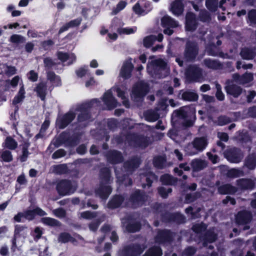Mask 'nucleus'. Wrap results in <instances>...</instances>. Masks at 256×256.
I'll list each match as a JSON object with an SVG mask.
<instances>
[{
  "label": "nucleus",
  "mask_w": 256,
  "mask_h": 256,
  "mask_svg": "<svg viewBox=\"0 0 256 256\" xmlns=\"http://www.w3.org/2000/svg\"><path fill=\"white\" fill-rule=\"evenodd\" d=\"M172 120H175V121H182V127L184 128H187L193 126L196 120L195 113L188 114L182 108H180L174 111L172 114Z\"/></svg>",
  "instance_id": "obj_1"
},
{
  "label": "nucleus",
  "mask_w": 256,
  "mask_h": 256,
  "mask_svg": "<svg viewBox=\"0 0 256 256\" xmlns=\"http://www.w3.org/2000/svg\"><path fill=\"white\" fill-rule=\"evenodd\" d=\"M126 140L129 145L142 149L146 148L151 143L149 137L135 132H128L126 134Z\"/></svg>",
  "instance_id": "obj_2"
},
{
  "label": "nucleus",
  "mask_w": 256,
  "mask_h": 256,
  "mask_svg": "<svg viewBox=\"0 0 256 256\" xmlns=\"http://www.w3.org/2000/svg\"><path fill=\"white\" fill-rule=\"evenodd\" d=\"M167 63L162 59L156 60L152 62V66L148 67V70L152 76L162 78L167 76Z\"/></svg>",
  "instance_id": "obj_3"
},
{
  "label": "nucleus",
  "mask_w": 256,
  "mask_h": 256,
  "mask_svg": "<svg viewBox=\"0 0 256 256\" xmlns=\"http://www.w3.org/2000/svg\"><path fill=\"white\" fill-rule=\"evenodd\" d=\"M148 199V196L144 190L136 189L130 194L128 202L132 208L136 209L144 206Z\"/></svg>",
  "instance_id": "obj_4"
},
{
  "label": "nucleus",
  "mask_w": 256,
  "mask_h": 256,
  "mask_svg": "<svg viewBox=\"0 0 256 256\" xmlns=\"http://www.w3.org/2000/svg\"><path fill=\"white\" fill-rule=\"evenodd\" d=\"M99 102L96 98L91 100L90 102L83 103L78 106L76 108L77 112L80 113L78 115L77 120L79 122H82L89 120L92 117L90 109L94 104Z\"/></svg>",
  "instance_id": "obj_5"
},
{
  "label": "nucleus",
  "mask_w": 256,
  "mask_h": 256,
  "mask_svg": "<svg viewBox=\"0 0 256 256\" xmlns=\"http://www.w3.org/2000/svg\"><path fill=\"white\" fill-rule=\"evenodd\" d=\"M77 185L68 179H62L56 185V190L60 196H70L75 192Z\"/></svg>",
  "instance_id": "obj_6"
},
{
  "label": "nucleus",
  "mask_w": 256,
  "mask_h": 256,
  "mask_svg": "<svg viewBox=\"0 0 256 256\" xmlns=\"http://www.w3.org/2000/svg\"><path fill=\"white\" fill-rule=\"evenodd\" d=\"M160 220L164 224H174L180 225L186 222L185 216L179 212H171L165 211L160 214Z\"/></svg>",
  "instance_id": "obj_7"
},
{
  "label": "nucleus",
  "mask_w": 256,
  "mask_h": 256,
  "mask_svg": "<svg viewBox=\"0 0 256 256\" xmlns=\"http://www.w3.org/2000/svg\"><path fill=\"white\" fill-rule=\"evenodd\" d=\"M146 247L144 244H132L124 246L118 252V256H140Z\"/></svg>",
  "instance_id": "obj_8"
},
{
  "label": "nucleus",
  "mask_w": 256,
  "mask_h": 256,
  "mask_svg": "<svg viewBox=\"0 0 256 256\" xmlns=\"http://www.w3.org/2000/svg\"><path fill=\"white\" fill-rule=\"evenodd\" d=\"M199 47L196 42L188 40L185 45L184 56L187 62H193L198 54Z\"/></svg>",
  "instance_id": "obj_9"
},
{
  "label": "nucleus",
  "mask_w": 256,
  "mask_h": 256,
  "mask_svg": "<svg viewBox=\"0 0 256 256\" xmlns=\"http://www.w3.org/2000/svg\"><path fill=\"white\" fill-rule=\"evenodd\" d=\"M149 92L148 84L140 81L134 84L131 92V97L134 100L143 98Z\"/></svg>",
  "instance_id": "obj_10"
},
{
  "label": "nucleus",
  "mask_w": 256,
  "mask_h": 256,
  "mask_svg": "<svg viewBox=\"0 0 256 256\" xmlns=\"http://www.w3.org/2000/svg\"><path fill=\"white\" fill-rule=\"evenodd\" d=\"M185 75L189 82H197L202 78V70L196 65H190L186 70Z\"/></svg>",
  "instance_id": "obj_11"
},
{
  "label": "nucleus",
  "mask_w": 256,
  "mask_h": 256,
  "mask_svg": "<svg viewBox=\"0 0 256 256\" xmlns=\"http://www.w3.org/2000/svg\"><path fill=\"white\" fill-rule=\"evenodd\" d=\"M76 114L72 111H68L64 114L58 116L56 124L60 130L66 128L76 118Z\"/></svg>",
  "instance_id": "obj_12"
},
{
  "label": "nucleus",
  "mask_w": 256,
  "mask_h": 256,
  "mask_svg": "<svg viewBox=\"0 0 256 256\" xmlns=\"http://www.w3.org/2000/svg\"><path fill=\"white\" fill-rule=\"evenodd\" d=\"M174 234L170 230H159L154 238L156 243L158 244H170L174 240Z\"/></svg>",
  "instance_id": "obj_13"
},
{
  "label": "nucleus",
  "mask_w": 256,
  "mask_h": 256,
  "mask_svg": "<svg viewBox=\"0 0 256 256\" xmlns=\"http://www.w3.org/2000/svg\"><path fill=\"white\" fill-rule=\"evenodd\" d=\"M224 158L232 163H238L242 158L240 150L236 147L227 149L224 152Z\"/></svg>",
  "instance_id": "obj_14"
},
{
  "label": "nucleus",
  "mask_w": 256,
  "mask_h": 256,
  "mask_svg": "<svg viewBox=\"0 0 256 256\" xmlns=\"http://www.w3.org/2000/svg\"><path fill=\"white\" fill-rule=\"evenodd\" d=\"M104 156L107 162L112 164H120L124 162V158L122 153L116 150H108Z\"/></svg>",
  "instance_id": "obj_15"
},
{
  "label": "nucleus",
  "mask_w": 256,
  "mask_h": 256,
  "mask_svg": "<svg viewBox=\"0 0 256 256\" xmlns=\"http://www.w3.org/2000/svg\"><path fill=\"white\" fill-rule=\"evenodd\" d=\"M142 162L140 156H134L124 163V168L126 172L132 174L140 167Z\"/></svg>",
  "instance_id": "obj_16"
},
{
  "label": "nucleus",
  "mask_w": 256,
  "mask_h": 256,
  "mask_svg": "<svg viewBox=\"0 0 256 256\" xmlns=\"http://www.w3.org/2000/svg\"><path fill=\"white\" fill-rule=\"evenodd\" d=\"M252 219L250 211L243 210H240L235 216V222L238 225L248 224Z\"/></svg>",
  "instance_id": "obj_17"
},
{
  "label": "nucleus",
  "mask_w": 256,
  "mask_h": 256,
  "mask_svg": "<svg viewBox=\"0 0 256 256\" xmlns=\"http://www.w3.org/2000/svg\"><path fill=\"white\" fill-rule=\"evenodd\" d=\"M198 26L196 15L192 12H188L186 16V30L193 32L196 30Z\"/></svg>",
  "instance_id": "obj_18"
},
{
  "label": "nucleus",
  "mask_w": 256,
  "mask_h": 256,
  "mask_svg": "<svg viewBox=\"0 0 256 256\" xmlns=\"http://www.w3.org/2000/svg\"><path fill=\"white\" fill-rule=\"evenodd\" d=\"M23 212L24 218L28 221L34 220L36 216H43L47 214L45 211L38 206L36 207L33 210H26Z\"/></svg>",
  "instance_id": "obj_19"
},
{
  "label": "nucleus",
  "mask_w": 256,
  "mask_h": 256,
  "mask_svg": "<svg viewBox=\"0 0 256 256\" xmlns=\"http://www.w3.org/2000/svg\"><path fill=\"white\" fill-rule=\"evenodd\" d=\"M102 100L108 110H112L117 106L118 102L111 91H107L103 95Z\"/></svg>",
  "instance_id": "obj_20"
},
{
  "label": "nucleus",
  "mask_w": 256,
  "mask_h": 256,
  "mask_svg": "<svg viewBox=\"0 0 256 256\" xmlns=\"http://www.w3.org/2000/svg\"><path fill=\"white\" fill-rule=\"evenodd\" d=\"M100 183L110 184L112 182L111 170L110 168L103 167L99 172Z\"/></svg>",
  "instance_id": "obj_21"
},
{
  "label": "nucleus",
  "mask_w": 256,
  "mask_h": 256,
  "mask_svg": "<svg viewBox=\"0 0 256 256\" xmlns=\"http://www.w3.org/2000/svg\"><path fill=\"white\" fill-rule=\"evenodd\" d=\"M106 184L100 183L99 187L96 190V194L102 200L108 198L112 192L111 186Z\"/></svg>",
  "instance_id": "obj_22"
},
{
  "label": "nucleus",
  "mask_w": 256,
  "mask_h": 256,
  "mask_svg": "<svg viewBox=\"0 0 256 256\" xmlns=\"http://www.w3.org/2000/svg\"><path fill=\"white\" fill-rule=\"evenodd\" d=\"M124 200V196L122 194L114 195L107 204L109 209L114 210L120 207Z\"/></svg>",
  "instance_id": "obj_23"
},
{
  "label": "nucleus",
  "mask_w": 256,
  "mask_h": 256,
  "mask_svg": "<svg viewBox=\"0 0 256 256\" xmlns=\"http://www.w3.org/2000/svg\"><path fill=\"white\" fill-rule=\"evenodd\" d=\"M65 134L66 133L63 132L60 134V137L66 145L70 146H74L79 144L80 136L78 134H74L68 137H66Z\"/></svg>",
  "instance_id": "obj_24"
},
{
  "label": "nucleus",
  "mask_w": 256,
  "mask_h": 256,
  "mask_svg": "<svg viewBox=\"0 0 256 256\" xmlns=\"http://www.w3.org/2000/svg\"><path fill=\"white\" fill-rule=\"evenodd\" d=\"M227 95L234 98H238L242 92L243 89L236 84H230L225 86Z\"/></svg>",
  "instance_id": "obj_25"
},
{
  "label": "nucleus",
  "mask_w": 256,
  "mask_h": 256,
  "mask_svg": "<svg viewBox=\"0 0 256 256\" xmlns=\"http://www.w3.org/2000/svg\"><path fill=\"white\" fill-rule=\"evenodd\" d=\"M238 188L242 190H252L255 186V183L250 178H242L236 182Z\"/></svg>",
  "instance_id": "obj_26"
},
{
  "label": "nucleus",
  "mask_w": 256,
  "mask_h": 256,
  "mask_svg": "<svg viewBox=\"0 0 256 256\" xmlns=\"http://www.w3.org/2000/svg\"><path fill=\"white\" fill-rule=\"evenodd\" d=\"M142 228L140 222L136 221L134 218H128L126 226V230L129 233H134L139 232Z\"/></svg>",
  "instance_id": "obj_27"
},
{
  "label": "nucleus",
  "mask_w": 256,
  "mask_h": 256,
  "mask_svg": "<svg viewBox=\"0 0 256 256\" xmlns=\"http://www.w3.org/2000/svg\"><path fill=\"white\" fill-rule=\"evenodd\" d=\"M48 86L46 82H41L38 83L34 88L36 95L42 100H45L47 94Z\"/></svg>",
  "instance_id": "obj_28"
},
{
  "label": "nucleus",
  "mask_w": 256,
  "mask_h": 256,
  "mask_svg": "<svg viewBox=\"0 0 256 256\" xmlns=\"http://www.w3.org/2000/svg\"><path fill=\"white\" fill-rule=\"evenodd\" d=\"M184 7L182 0H174L171 4L170 10L174 16H179L183 13Z\"/></svg>",
  "instance_id": "obj_29"
},
{
  "label": "nucleus",
  "mask_w": 256,
  "mask_h": 256,
  "mask_svg": "<svg viewBox=\"0 0 256 256\" xmlns=\"http://www.w3.org/2000/svg\"><path fill=\"white\" fill-rule=\"evenodd\" d=\"M134 68V65L131 62H124L121 68L120 76L125 80L130 78L132 76Z\"/></svg>",
  "instance_id": "obj_30"
},
{
  "label": "nucleus",
  "mask_w": 256,
  "mask_h": 256,
  "mask_svg": "<svg viewBox=\"0 0 256 256\" xmlns=\"http://www.w3.org/2000/svg\"><path fill=\"white\" fill-rule=\"evenodd\" d=\"M208 141L204 137L195 138L192 142L193 147L198 152L203 151L208 145Z\"/></svg>",
  "instance_id": "obj_31"
},
{
  "label": "nucleus",
  "mask_w": 256,
  "mask_h": 256,
  "mask_svg": "<svg viewBox=\"0 0 256 256\" xmlns=\"http://www.w3.org/2000/svg\"><path fill=\"white\" fill-rule=\"evenodd\" d=\"M204 64L209 69L214 70H221L222 68V64L217 60H212L210 58H206L204 60Z\"/></svg>",
  "instance_id": "obj_32"
},
{
  "label": "nucleus",
  "mask_w": 256,
  "mask_h": 256,
  "mask_svg": "<svg viewBox=\"0 0 256 256\" xmlns=\"http://www.w3.org/2000/svg\"><path fill=\"white\" fill-rule=\"evenodd\" d=\"M218 190L221 194H234L237 192V188L230 184H226L218 186Z\"/></svg>",
  "instance_id": "obj_33"
},
{
  "label": "nucleus",
  "mask_w": 256,
  "mask_h": 256,
  "mask_svg": "<svg viewBox=\"0 0 256 256\" xmlns=\"http://www.w3.org/2000/svg\"><path fill=\"white\" fill-rule=\"evenodd\" d=\"M160 181L163 185L176 186L178 184V179L170 174H165L160 176Z\"/></svg>",
  "instance_id": "obj_34"
},
{
  "label": "nucleus",
  "mask_w": 256,
  "mask_h": 256,
  "mask_svg": "<svg viewBox=\"0 0 256 256\" xmlns=\"http://www.w3.org/2000/svg\"><path fill=\"white\" fill-rule=\"evenodd\" d=\"M240 54L244 60H251L256 56V52L252 48L244 47L242 48Z\"/></svg>",
  "instance_id": "obj_35"
},
{
  "label": "nucleus",
  "mask_w": 256,
  "mask_h": 256,
  "mask_svg": "<svg viewBox=\"0 0 256 256\" xmlns=\"http://www.w3.org/2000/svg\"><path fill=\"white\" fill-rule=\"evenodd\" d=\"M142 176L145 178L146 184H142L143 188H146L148 186V188L151 187L154 180H158V176L152 172L148 171L142 174Z\"/></svg>",
  "instance_id": "obj_36"
},
{
  "label": "nucleus",
  "mask_w": 256,
  "mask_h": 256,
  "mask_svg": "<svg viewBox=\"0 0 256 256\" xmlns=\"http://www.w3.org/2000/svg\"><path fill=\"white\" fill-rule=\"evenodd\" d=\"M161 24L162 27L176 28L178 26V22L168 16H164L162 18Z\"/></svg>",
  "instance_id": "obj_37"
},
{
  "label": "nucleus",
  "mask_w": 256,
  "mask_h": 256,
  "mask_svg": "<svg viewBox=\"0 0 256 256\" xmlns=\"http://www.w3.org/2000/svg\"><path fill=\"white\" fill-rule=\"evenodd\" d=\"M14 233L19 238H26L28 236V226L26 225L16 224L14 226Z\"/></svg>",
  "instance_id": "obj_38"
},
{
  "label": "nucleus",
  "mask_w": 256,
  "mask_h": 256,
  "mask_svg": "<svg viewBox=\"0 0 256 256\" xmlns=\"http://www.w3.org/2000/svg\"><path fill=\"white\" fill-rule=\"evenodd\" d=\"M26 92L24 86H20L18 94L15 96L12 100V104L16 106L18 104L22 102L25 98Z\"/></svg>",
  "instance_id": "obj_39"
},
{
  "label": "nucleus",
  "mask_w": 256,
  "mask_h": 256,
  "mask_svg": "<svg viewBox=\"0 0 256 256\" xmlns=\"http://www.w3.org/2000/svg\"><path fill=\"white\" fill-rule=\"evenodd\" d=\"M46 77L47 79L52 83L55 84V86H59L62 85L60 76L56 75L53 71L48 72H46Z\"/></svg>",
  "instance_id": "obj_40"
},
{
  "label": "nucleus",
  "mask_w": 256,
  "mask_h": 256,
  "mask_svg": "<svg viewBox=\"0 0 256 256\" xmlns=\"http://www.w3.org/2000/svg\"><path fill=\"white\" fill-rule=\"evenodd\" d=\"M198 94L186 90L182 92V99L185 101L196 102L198 100Z\"/></svg>",
  "instance_id": "obj_41"
},
{
  "label": "nucleus",
  "mask_w": 256,
  "mask_h": 256,
  "mask_svg": "<svg viewBox=\"0 0 256 256\" xmlns=\"http://www.w3.org/2000/svg\"><path fill=\"white\" fill-rule=\"evenodd\" d=\"M244 166L250 170L256 168V156L253 154L248 155L245 160Z\"/></svg>",
  "instance_id": "obj_42"
},
{
  "label": "nucleus",
  "mask_w": 256,
  "mask_h": 256,
  "mask_svg": "<svg viewBox=\"0 0 256 256\" xmlns=\"http://www.w3.org/2000/svg\"><path fill=\"white\" fill-rule=\"evenodd\" d=\"M162 252L159 246H153L149 248L146 252L145 256H162Z\"/></svg>",
  "instance_id": "obj_43"
},
{
  "label": "nucleus",
  "mask_w": 256,
  "mask_h": 256,
  "mask_svg": "<svg viewBox=\"0 0 256 256\" xmlns=\"http://www.w3.org/2000/svg\"><path fill=\"white\" fill-rule=\"evenodd\" d=\"M145 119L149 122L156 121L160 118V114L152 110H148L144 112Z\"/></svg>",
  "instance_id": "obj_44"
},
{
  "label": "nucleus",
  "mask_w": 256,
  "mask_h": 256,
  "mask_svg": "<svg viewBox=\"0 0 256 256\" xmlns=\"http://www.w3.org/2000/svg\"><path fill=\"white\" fill-rule=\"evenodd\" d=\"M42 222L50 226H60L61 222L58 220L50 217H44L42 218Z\"/></svg>",
  "instance_id": "obj_45"
},
{
  "label": "nucleus",
  "mask_w": 256,
  "mask_h": 256,
  "mask_svg": "<svg viewBox=\"0 0 256 256\" xmlns=\"http://www.w3.org/2000/svg\"><path fill=\"white\" fill-rule=\"evenodd\" d=\"M0 66L5 69L4 74L8 76H12L16 74L17 70L14 66H8L7 64H1Z\"/></svg>",
  "instance_id": "obj_46"
},
{
  "label": "nucleus",
  "mask_w": 256,
  "mask_h": 256,
  "mask_svg": "<svg viewBox=\"0 0 256 256\" xmlns=\"http://www.w3.org/2000/svg\"><path fill=\"white\" fill-rule=\"evenodd\" d=\"M75 240L69 233L66 232H61L58 236V240L62 243H67L69 242H74Z\"/></svg>",
  "instance_id": "obj_47"
},
{
  "label": "nucleus",
  "mask_w": 256,
  "mask_h": 256,
  "mask_svg": "<svg viewBox=\"0 0 256 256\" xmlns=\"http://www.w3.org/2000/svg\"><path fill=\"white\" fill-rule=\"evenodd\" d=\"M9 40L12 44L18 45L20 44L25 43L26 38L22 35L14 34L10 36Z\"/></svg>",
  "instance_id": "obj_48"
},
{
  "label": "nucleus",
  "mask_w": 256,
  "mask_h": 256,
  "mask_svg": "<svg viewBox=\"0 0 256 256\" xmlns=\"http://www.w3.org/2000/svg\"><path fill=\"white\" fill-rule=\"evenodd\" d=\"M200 196V192H196L194 193L187 194L185 196L184 202L186 204H190L194 202Z\"/></svg>",
  "instance_id": "obj_49"
},
{
  "label": "nucleus",
  "mask_w": 256,
  "mask_h": 256,
  "mask_svg": "<svg viewBox=\"0 0 256 256\" xmlns=\"http://www.w3.org/2000/svg\"><path fill=\"white\" fill-rule=\"evenodd\" d=\"M30 144L28 142H24L22 147V154L20 156L21 162H24L27 160L30 152L28 150Z\"/></svg>",
  "instance_id": "obj_50"
},
{
  "label": "nucleus",
  "mask_w": 256,
  "mask_h": 256,
  "mask_svg": "<svg viewBox=\"0 0 256 256\" xmlns=\"http://www.w3.org/2000/svg\"><path fill=\"white\" fill-rule=\"evenodd\" d=\"M206 50L208 56H216L218 53L219 50L214 44H210L206 47Z\"/></svg>",
  "instance_id": "obj_51"
},
{
  "label": "nucleus",
  "mask_w": 256,
  "mask_h": 256,
  "mask_svg": "<svg viewBox=\"0 0 256 256\" xmlns=\"http://www.w3.org/2000/svg\"><path fill=\"white\" fill-rule=\"evenodd\" d=\"M246 20L250 26L256 24V9H252L248 11Z\"/></svg>",
  "instance_id": "obj_52"
},
{
  "label": "nucleus",
  "mask_w": 256,
  "mask_h": 256,
  "mask_svg": "<svg viewBox=\"0 0 256 256\" xmlns=\"http://www.w3.org/2000/svg\"><path fill=\"white\" fill-rule=\"evenodd\" d=\"M4 146L10 150H14L17 148V142L11 136L6 137Z\"/></svg>",
  "instance_id": "obj_53"
},
{
  "label": "nucleus",
  "mask_w": 256,
  "mask_h": 256,
  "mask_svg": "<svg viewBox=\"0 0 256 256\" xmlns=\"http://www.w3.org/2000/svg\"><path fill=\"white\" fill-rule=\"evenodd\" d=\"M166 160V158L162 156H156L153 160V165L156 168L162 169L164 168Z\"/></svg>",
  "instance_id": "obj_54"
},
{
  "label": "nucleus",
  "mask_w": 256,
  "mask_h": 256,
  "mask_svg": "<svg viewBox=\"0 0 256 256\" xmlns=\"http://www.w3.org/2000/svg\"><path fill=\"white\" fill-rule=\"evenodd\" d=\"M207 228V226L203 222L194 224L192 227V230L196 234H199L204 232Z\"/></svg>",
  "instance_id": "obj_55"
},
{
  "label": "nucleus",
  "mask_w": 256,
  "mask_h": 256,
  "mask_svg": "<svg viewBox=\"0 0 256 256\" xmlns=\"http://www.w3.org/2000/svg\"><path fill=\"white\" fill-rule=\"evenodd\" d=\"M202 238L208 241L209 243H212L216 240L218 236L214 232L208 230L204 233Z\"/></svg>",
  "instance_id": "obj_56"
},
{
  "label": "nucleus",
  "mask_w": 256,
  "mask_h": 256,
  "mask_svg": "<svg viewBox=\"0 0 256 256\" xmlns=\"http://www.w3.org/2000/svg\"><path fill=\"white\" fill-rule=\"evenodd\" d=\"M206 6L209 10L214 12L218 7V0H206Z\"/></svg>",
  "instance_id": "obj_57"
},
{
  "label": "nucleus",
  "mask_w": 256,
  "mask_h": 256,
  "mask_svg": "<svg viewBox=\"0 0 256 256\" xmlns=\"http://www.w3.org/2000/svg\"><path fill=\"white\" fill-rule=\"evenodd\" d=\"M127 5V2L124 0H121L118 2L116 8H114L112 10V14L116 15L120 12L124 10Z\"/></svg>",
  "instance_id": "obj_58"
},
{
  "label": "nucleus",
  "mask_w": 256,
  "mask_h": 256,
  "mask_svg": "<svg viewBox=\"0 0 256 256\" xmlns=\"http://www.w3.org/2000/svg\"><path fill=\"white\" fill-rule=\"evenodd\" d=\"M43 233V228H42L36 226L33 232L31 233V235L33 237L34 241L37 242L42 238Z\"/></svg>",
  "instance_id": "obj_59"
},
{
  "label": "nucleus",
  "mask_w": 256,
  "mask_h": 256,
  "mask_svg": "<svg viewBox=\"0 0 256 256\" xmlns=\"http://www.w3.org/2000/svg\"><path fill=\"white\" fill-rule=\"evenodd\" d=\"M172 188H166L164 186H160L158 188V194L161 196L163 198H166L168 197V194L172 192Z\"/></svg>",
  "instance_id": "obj_60"
},
{
  "label": "nucleus",
  "mask_w": 256,
  "mask_h": 256,
  "mask_svg": "<svg viewBox=\"0 0 256 256\" xmlns=\"http://www.w3.org/2000/svg\"><path fill=\"white\" fill-rule=\"evenodd\" d=\"M54 170L56 174H66L68 172V168L66 164L56 165Z\"/></svg>",
  "instance_id": "obj_61"
},
{
  "label": "nucleus",
  "mask_w": 256,
  "mask_h": 256,
  "mask_svg": "<svg viewBox=\"0 0 256 256\" xmlns=\"http://www.w3.org/2000/svg\"><path fill=\"white\" fill-rule=\"evenodd\" d=\"M241 80L240 84H246L251 82L253 79V74L252 73L245 72L241 76Z\"/></svg>",
  "instance_id": "obj_62"
},
{
  "label": "nucleus",
  "mask_w": 256,
  "mask_h": 256,
  "mask_svg": "<svg viewBox=\"0 0 256 256\" xmlns=\"http://www.w3.org/2000/svg\"><path fill=\"white\" fill-rule=\"evenodd\" d=\"M196 252V248L192 246L186 247L182 252V256H194Z\"/></svg>",
  "instance_id": "obj_63"
},
{
  "label": "nucleus",
  "mask_w": 256,
  "mask_h": 256,
  "mask_svg": "<svg viewBox=\"0 0 256 256\" xmlns=\"http://www.w3.org/2000/svg\"><path fill=\"white\" fill-rule=\"evenodd\" d=\"M230 118L226 116H220L218 118V125L223 126L231 122Z\"/></svg>",
  "instance_id": "obj_64"
}]
</instances>
